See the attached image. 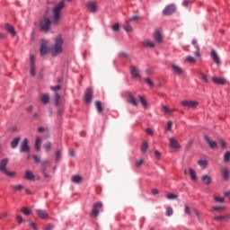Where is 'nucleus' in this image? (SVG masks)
<instances>
[{
    "label": "nucleus",
    "instance_id": "f257e3e1",
    "mask_svg": "<svg viewBox=\"0 0 230 230\" xmlns=\"http://www.w3.org/2000/svg\"><path fill=\"white\" fill-rule=\"evenodd\" d=\"M66 8V1L62 0L58 4H57L52 9V24L58 26L60 23V19H62V10Z\"/></svg>",
    "mask_w": 230,
    "mask_h": 230
},
{
    "label": "nucleus",
    "instance_id": "f03ea898",
    "mask_svg": "<svg viewBox=\"0 0 230 230\" xmlns=\"http://www.w3.org/2000/svg\"><path fill=\"white\" fill-rule=\"evenodd\" d=\"M64 44V40H62V36L58 35L55 38V43L50 48V53L52 57H58L61 55L63 49L62 45Z\"/></svg>",
    "mask_w": 230,
    "mask_h": 230
},
{
    "label": "nucleus",
    "instance_id": "7ed1b4c3",
    "mask_svg": "<svg viewBox=\"0 0 230 230\" xmlns=\"http://www.w3.org/2000/svg\"><path fill=\"white\" fill-rule=\"evenodd\" d=\"M6 166H8V159L4 158L0 162V172L4 173V175H7V177H13V175H15V172L8 171Z\"/></svg>",
    "mask_w": 230,
    "mask_h": 230
},
{
    "label": "nucleus",
    "instance_id": "20e7f679",
    "mask_svg": "<svg viewBox=\"0 0 230 230\" xmlns=\"http://www.w3.org/2000/svg\"><path fill=\"white\" fill-rule=\"evenodd\" d=\"M49 26H51V20L47 16H43L40 22V30L41 31H49Z\"/></svg>",
    "mask_w": 230,
    "mask_h": 230
},
{
    "label": "nucleus",
    "instance_id": "39448f33",
    "mask_svg": "<svg viewBox=\"0 0 230 230\" xmlns=\"http://www.w3.org/2000/svg\"><path fill=\"white\" fill-rule=\"evenodd\" d=\"M103 208V203H102V201H98L95 204H93V208H92V217H93V218H96L99 215H100V210Z\"/></svg>",
    "mask_w": 230,
    "mask_h": 230
},
{
    "label": "nucleus",
    "instance_id": "423d86ee",
    "mask_svg": "<svg viewBox=\"0 0 230 230\" xmlns=\"http://www.w3.org/2000/svg\"><path fill=\"white\" fill-rule=\"evenodd\" d=\"M181 107L184 109H197L199 106V102L197 101H182L181 102Z\"/></svg>",
    "mask_w": 230,
    "mask_h": 230
},
{
    "label": "nucleus",
    "instance_id": "0eeeda50",
    "mask_svg": "<svg viewBox=\"0 0 230 230\" xmlns=\"http://www.w3.org/2000/svg\"><path fill=\"white\" fill-rule=\"evenodd\" d=\"M93 96H94L93 89L87 88L84 92V103H91V102H93Z\"/></svg>",
    "mask_w": 230,
    "mask_h": 230
},
{
    "label": "nucleus",
    "instance_id": "6e6552de",
    "mask_svg": "<svg viewBox=\"0 0 230 230\" xmlns=\"http://www.w3.org/2000/svg\"><path fill=\"white\" fill-rule=\"evenodd\" d=\"M175 4H171L167 5L164 10H163V15H172V13H175Z\"/></svg>",
    "mask_w": 230,
    "mask_h": 230
},
{
    "label": "nucleus",
    "instance_id": "1a4fd4ad",
    "mask_svg": "<svg viewBox=\"0 0 230 230\" xmlns=\"http://www.w3.org/2000/svg\"><path fill=\"white\" fill-rule=\"evenodd\" d=\"M48 51H49V49H48V40H42L40 49V56L44 57V55H47Z\"/></svg>",
    "mask_w": 230,
    "mask_h": 230
},
{
    "label": "nucleus",
    "instance_id": "9d476101",
    "mask_svg": "<svg viewBox=\"0 0 230 230\" xmlns=\"http://www.w3.org/2000/svg\"><path fill=\"white\" fill-rule=\"evenodd\" d=\"M86 8L92 13H96V10H98V4H96L94 1H90L86 4Z\"/></svg>",
    "mask_w": 230,
    "mask_h": 230
},
{
    "label": "nucleus",
    "instance_id": "9b49d317",
    "mask_svg": "<svg viewBox=\"0 0 230 230\" xmlns=\"http://www.w3.org/2000/svg\"><path fill=\"white\" fill-rule=\"evenodd\" d=\"M127 102L128 103H130L134 107H137V100L136 99V97H134V95L130 92L127 93Z\"/></svg>",
    "mask_w": 230,
    "mask_h": 230
},
{
    "label": "nucleus",
    "instance_id": "f8f14e48",
    "mask_svg": "<svg viewBox=\"0 0 230 230\" xmlns=\"http://www.w3.org/2000/svg\"><path fill=\"white\" fill-rule=\"evenodd\" d=\"M48 164H49V161L44 160L41 162V172L45 179H49V174L46 173L48 171Z\"/></svg>",
    "mask_w": 230,
    "mask_h": 230
},
{
    "label": "nucleus",
    "instance_id": "ddd939ff",
    "mask_svg": "<svg viewBox=\"0 0 230 230\" xmlns=\"http://www.w3.org/2000/svg\"><path fill=\"white\" fill-rule=\"evenodd\" d=\"M169 146L173 149V150H179L181 148V145H179V142L177 139L174 137L169 138Z\"/></svg>",
    "mask_w": 230,
    "mask_h": 230
},
{
    "label": "nucleus",
    "instance_id": "4468645a",
    "mask_svg": "<svg viewBox=\"0 0 230 230\" xmlns=\"http://www.w3.org/2000/svg\"><path fill=\"white\" fill-rule=\"evenodd\" d=\"M21 152H30V146L28 145V138H24L20 146Z\"/></svg>",
    "mask_w": 230,
    "mask_h": 230
},
{
    "label": "nucleus",
    "instance_id": "2eb2a0df",
    "mask_svg": "<svg viewBox=\"0 0 230 230\" xmlns=\"http://www.w3.org/2000/svg\"><path fill=\"white\" fill-rule=\"evenodd\" d=\"M154 40L155 44H161L163 42V34L158 30L154 32Z\"/></svg>",
    "mask_w": 230,
    "mask_h": 230
},
{
    "label": "nucleus",
    "instance_id": "dca6fc26",
    "mask_svg": "<svg viewBox=\"0 0 230 230\" xmlns=\"http://www.w3.org/2000/svg\"><path fill=\"white\" fill-rule=\"evenodd\" d=\"M4 28L8 33H10L13 37H15L17 35V32L15 31V28L12 26L10 23H5Z\"/></svg>",
    "mask_w": 230,
    "mask_h": 230
},
{
    "label": "nucleus",
    "instance_id": "f3484780",
    "mask_svg": "<svg viewBox=\"0 0 230 230\" xmlns=\"http://www.w3.org/2000/svg\"><path fill=\"white\" fill-rule=\"evenodd\" d=\"M31 75L35 76V56L31 55Z\"/></svg>",
    "mask_w": 230,
    "mask_h": 230
},
{
    "label": "nucleus",
    "instance_id": "a211bd4d",
    "mask_svg": "<svg viewBox=\"0 0 230 230\" xmlns=\"http://www.w3.org/2000/svg\"><path fill=\"white\" fill-rule=\"evenodd\" d=\"M36 213L40 218H42L43 220H46V218H49V215H48V212L42 209H36Z\"/></svg>",
    "mask_w": 230,
    "mask_h": 230
},
{
    "label": "nucleus",
    "instance_id": "6ab92c4d",
    "mask_svg": "<svg viewBox=\"0 0 230 230\" xmlns=\"http://www.w3.org/2000/svg\"><path fill=\"white\" fill-rule=\"evenodd\" d=\"M142 45L144 48H155V41H152L151 40H144L142 41Z\"/></svg>",
    "mask_w": 230,
    "mask_h": 230
},
{
    "label": "nucleus",
    "instance_id": "aec40b11",
    "mask_svg": "<svg viewBox=\"0 0 230 230\" xmlns=\"http://www.w3.org/2000/svg\"><path fill=\"white\" fill-rule=\"evenodd\" d=\"M221 173L225 181H229V169H227L226 167H222Z\"/></svg>",
    "mask_w": 230,
    "mask_h": 230
},
{
    "label": "nucleus",
    "instance_id": "412c9836",
    "mask_svg": "<svg viewBox=\"0 0 230 230\" xmlns=\"http://www.w3.org/2000/svg\"><path fill=\"white\" fill-rule=\"evenodd\" d=\"M212 82H214V84H217V85H224L226 84V79L214 76L212 77Z\"/></svg>",
    "mask_w": 230,
    "mask_h": 230
},
{
    "label": "nucleus",
    "instance_id": "4be33fe9",
    "mask_svg": "<svg viewBox=\"0 0 230 230\" xmlns=\"http://www.w3.org/2000/svg\"><path fill=\"white\" fill-rule=\"evenodd\" d=\"M204 139H205L206 143H208V146H210V148H217V144L215 141L210 140L209 137L205 136Z\"/></svg>",
    "mask_w": 230,
    "mask_h": 230
},
{
    "label": "nucleus",
    "instance_id": "5701e85b",
    "mask_svg": "<svg viewBox=\"0 0 230 230\" xmlns=\"http://www.w3.org/2000/svg\"><path fill=\"white\" fill-rule=\"evenodd\" d=\"M40 102L43 105H48L49 103V95L48 93L41 94Z\"/></svg>",
    "mask_w": 230,
    "mask_h": 230
},
{
    "label": "nucleus",
    "instance_id": "b1692460",
    "mask_svg": "<svg viewBox=\"0 0 230 230\" xmlns=\"http://www.w3.org/2000/svg\"><path fill=\"white\" fill-rule=\"evenodd\" d=\"M201 181H202V182H204V184H206L207 186H209V184H211V176H209L208 174H204L201 177Z\"/></svg>",
    "mask_w": 230,
    "mask_h": 230
},
{
    "label": "nucleus",
    "instance_id": "393cba45",
    "mask_svg": "<svg viewBox=\"0 0 230 230\" xmlns=\"http://www.w3.org/2000/svg\"><path fill=\"white\" fill-rule=\"evenodd\" d=\"M19 141H21V137H14L11 142V148H17L19 146Z\"/></svg>",
    "mask_w": 230,
    "mask_h": 230
},
{
    "label": "nucleus",
    "instance_id": "a878e982",
    "mask_svg": "<svg viewBox=\"0 0 230 230\" xmlns=\"http://www.w3.org/2000/svg\"><path fill=\"white\" fill-rule=\"evenodd\" d=\"M24 179H26L27 181H33V179H35V174H33V172H31V171L27 170V171H25Z\"/></svg>",
    "mask_w": 230,
    "mask_h": 230
},
{
    "label": "nucleus",
    "instance_id": "bb28decb",
    "mask_svg": "<svg viewBox=\"0 0 230 230\" xmlns=\"http://www.w3.org/2000/svg\"><path fill=\"white\" fill-rule=\"evenodd\" d=\"M228 218H229V216L227 215L214 217V220H217V222H227Z\"/></svg>",
    "mask_w": 230,
    "mask_h": 230
},
{
    "label": "nucleus",
    "instance_id": "cd10ccee",
    "mask_svg": "<svg viewBox=\"0 0 230 230\" xmlns=\"http://www.w3.org/2000/svg\"><path fill=\"white\" fill-rule=\"evenodd\" d=\"M211 58L214 60L215 64H220V59L218 58V54H217V51L212 50L211 53Z\"/></svg>",
    "mask_w": 230,
    "mask_h": 230
},
{
    "label": "nucleus",
    "instance_id": "c85d7f7f",
    "mask_svg": "<svg viewBox=\"0 0 230 230\" xmlns=\"http://www.w3.org/2000/svg\"><path fill=\"white\" fill-rule=\"evenodd\" d=\"M130 73L133 78H139V70L136 66H131Z\"/></svg>",
    "mask_w": 230,
    "mask_h": 230
},
{
    "label": "nucleus",
    "instance_id": "c756f323",
    "mask_svg": "<svg viewBox=\"0 0 230 230\" xmlns=\"http://www.w3.org/2000/svg\"><path fill=\"white\" fill-rule=\"evenodd\" d=\"M40 145H42V141L40 139V137H36V142H35V151L36 152H40Z\"/></svg>",
    "mask_w": 230,
    "mask_h": 230
},
{
    "label": "nucleus",
    "instance_id": "7c9ffc66",
    "mask_svg": "<svg viewBox=\"0 0 230 230\" xmlns=\"http://www.w3.org/2000/svg\"><path fill=\"white\" fill-rule=\"evenodd\" d=\"M171 67L176 75H182V68L177 66L176 65H172Z\"/></svg>",
    "mask_w": 230,
    "mask_h": 230
},
{
    "label": "nucleus",
    "instance_id": "2f4dec72",
    "mask_svg": "<svg viewBox=\"0 0 230 230\" xmlns=\"http://www.w3.org/2000/svg\"><path fill=\"white\" fill-rule=\"evenodd\" d=\"M72 182H75V184H80L82 182V176L80 175H74L71 178Z\"/></svg>",
    "mask_w": 230,
    "mask_h": 230
},
{
    "label": "nucleus",
    "instance_id": "473e14b6",
    "mask_svg": "<svg viewBox=\"0 0 230 230\" xmlns=\"http://www.w3.org/2000/svg\"><path fill=\"white\" fill-rule=\"evenodd\" d=\"M146 150H148V142L147 141H144L142 143V146H141L142 154H146Z\"/></svg>",
    "mask_w": 230,
    "mask_h": 230
},
{
    "label": "nucleus",
    "instance_id": "72a5a7b5",
    "mask_svg": "<svg viewBox=\"0 0 230 230\" xmlns=\"http://www.w3.org/2000/svg\"><path fill=\"white\" fill-rule=\"evenodd\" d=\"M199 78L202 82H204V84H209V79L206 74L200 73Z\"/></svg>",
    "mask_w": 230,
    "mask_h": 230
},
{
    "label": "nucleus",
    "instance_id": "f704fd0d",
    "mask_svg": "<svg viewBox=\"0 0 230 230\" xmlns=\"http://www.w3.org/2000/svg\"><path fill=\"white\" fill-rule=\"evenodd\" d=\"M198 164L201 168L206 169L208 167V160H199Z\"/></svg>",
    "mask_w": 230,
    "mask_h": 230
},
{
    "label": "nucleus",
    "instance_id": "c9c22d12",
    "mask_svg": "<svg viewBox=\"0 0 230 230\" xmlns=\"http://www.w3.org/2000/svg\"><path fill=\"white\" fill-rule=\"evenodd\" d=\"M95 108L98 112H103V108L102 107V102L96 101L95 102Z\"/></svg>",
    "mask_w": 230,
    "mask_h": 230
},
{
    "label": "nucleus",
    "instance_id": "e433bc0d",
    "mask_svg": "<svg viewBox=\"0 0 230 230\" xmlns=\"http://www.w3.org/2000/svg\"><path fill=\"white\" fill-rule=\"evenodd\" d=\"M189 173H190V179H191L192 181H197V173L195 172V170L190 169V170H189Z\"/></svg>",
    "mask_w": 230,
    "mask_h": 230
},
{
    "label": "nucleus",
    "instance_id": "4c0bfd02",
    "mask_svg": "<svg viewBox=\"0 0 230 230\" xmlns=\"http://www.w3.org/2000/svg\"><path fill=\"white\" fill-rule=\"evenodd\" d=\"M185 61L188 62L189 64H195L197 62V60L195 59V58L191 57V56H188L185 58Z\"/></svg>",
    "mask_w": 230,
    "mask_h": 230
},
{
    "label": "nucleus",
    "instance_id": "58836bf2",
    "mask_svg": "<svg viewBox=\"0 0 230 230\" xmlns=\"http://www.w3.org/2000/svg\"><path fill=\"white\" fill-rule=\"evenodd\" d=\"M224 209H226V207L224 206H217V207L213 206L211 208V211H224Z\"/></svg>",
    "mask_w": 230,
    "mask_h": 230
},
{
    "label": "nucleus",
    "instance_id": "ea45409f",
    "mask_svg": "<svg viewBox=\"0 0 230 230\" xmlns=\"http://www.w3.org/2000/svg\"><path fill=\"white\" fill-rule=\"evenodd\" d=\"M165 215L166 217H172L173 215V208H172V207H167Z\"/></svg>",
    "mask_w": 230,
    "mask_h": 230
},
{
    "label": "nucleus",
    "instance_id": "a19ab883",
    "mask_svg": "<svg viewBox=\"0 0 230 230\" xmlns=\"http://www.w3.org/2000/svg\"><path fill=\"white\" fill-rule=\"evenodd\" d=\"M166 198L168 200H175V199H179V196L177 194L169 193L167 194Z\"/></svg>",
    "mask_w": 230,
    "mask_h": 230
},
{
    "label": "nucleus",
    "instance_id": "79ce46f5",
    "mask_svg": "<svg viewBox=\"0 0 230 230\" xmlns=\"http://www.w3.org/2000/svg\"><path fill=\"white\" fill-rule=\"evenodd\" d=\"M230 161V151H226L224 155V163H229Z\"/></svg>",
    "mask_w": 230,
    "mask_h": 230
},
{
    "label": "nucleus",
    "instance_id": "37998d69",
    "mask_svg": "<svg viewBox=\"0 0 230 230\" xmlns=\"http://www.w3.org/2000/svg\"><path fill=\"white\" fill-rule=\"evenodd\" d=\"M54 101H55V104H56L57 106H58L59 103H60V95H59L58 93H55V95H54Z\"/></svg>",
    "mask_w": 230,
    "mask_h": 230
},
{
    "label": "nucleus",
    "instance_id": "c03bdc74",
    "mask_svg": "<svg viewBox=\"0 0 230 230\" xmlns=\"http://www.w3.org/2000/svg\"><path fill=\"white\" fill-rule=\"evenodd\" d=\"M124 30L125 31H128V33H130V31H132V26H130L128 22H126L124 25Z\"/></svg>",
    "mask_w": 230,
    "mask_h": 230
},
{
    "label": "nucleus",
    "instance_id": "a18cd8bd",
    "mask_svg": "<svg viewBox=\"0 0 230 230\" xmlns=\"http://www.w3.org/2000/svg\"><path fill=\"white\" fill-rule=\"evenodd\" d=\"M162 108L164 111L165 114H172V109H170L168 106L163 105Z\"/></svg>",
    "mask_w": 230,
    "mask_h": 230
},
{
    "label": "nucleus",
    "instance_id": "49530a36",
    "mask_svg": "<svg viewBox=\"0 0 230 230\" xmlns=\"http://www.w3.org/2000/svg\"><path fill=\"white\" fill-rule=\"evenodd\" d=\"M61 154H62V151H61V150H58V151L56 152V158H55L56 163H58V161H60V155H61Z\"/></svg>",
    "mask_w": 230,
    "mask_h": 230
},
{
    "label": "nucleus",
    "instance_id": "de8ad7c7",
    "mask_svg": "<svg viewBox=\"0 0 230 230\" xmlns=\"http://www.w3.org/2000/svg\"><path fill=\"white\" fill-rule=\"evenodd\" d=\"M138 99H139L141 105H143V107H146V105H147L146 100H145V98H143V96H138Z\"/></svg>",
    "mask_w": 230,
    "mask_h": 230
},
{
    "label": "nucleus",
    "instance_id": "09e8293b",
    "mask_svg": "<svg viewBox=\"0 0 230 230\" xmlns=\"http://www.w3.org/2000/svg\"><path fill=\"white\" fill-rule=\"evenodd\" d=\"M195 49H196L194 53L195 57H198V58L200 57V48L199 47V45L195 46Z\"/></svg>",
    "mask_w": 230,
    "mask_h": 230
},
{
    "label": "nucleus",
    "instance_id": "8fccbe9b",
    "mask_svg": "<svg viewBox=\"0 0 230 230\" xmlns=\"http://www.w3.org/2000/svg\"><path fill=\"white\" fill-rule=\"evenodd\" d=\"M13 188V190H14L15 191H21V190H24V186H22V185H18V186H13L12 187Z\"/></svg>",
    "mask_w": 230,
    "mask_h": 230
},
{
    "label": "nucleus",
    "instance_id": "3c124183",
    "mask_svg": "<svg viewBox=\"0 0 230 230\" xmlns=\"http://www.w3.org/2000/svg\"><path fill=\"white\" fill-rule=\"evenodd\" d=\"M214 199L216 200V202H219V204H222L225 201L224 198H220V197H217V196H216L214 198Z\"/></svg>",
    "mask_w": 230,
    "mask_h": 230
},
{
    "label": "nucleus",
    "instance_id": "603ef678",
    "mask_svg": "<svg viewBox=\"0 0 230 230\" xmlns=\"http://www.w3.org/2000/svg\"><path fill=\"white\" fill-rule=\"evenodd\" d=\"M45 150L46 152H49V150H51V143L48 142L47 144H45Z\"/></svg>",
    "mask_w": 230,
    "mask_h": 230
},
{
    "label": "nucleus",
    "instance_id": "864d4df0",
    "mask_svg": "<svg viewBox=\"0 0 230 230\" xmlns=\"http://www.w3.org/2000/svg\"><path fill=\"white\" fill-rule=\"evenodd\" d=\"M22 213H23V215H30L31 211H30V209H28L27 208H22Z\"/></svg>",
    "mask_w": 230,
    "mask_h": 230
},
{
    "label": "nucleus",
    "instance_id": "5fc2aeb1",
    "mask_svg": "<svg viewBox=\"0 0 230 230\" xmlns=\"http://www.w3.org/2000/svg\"><path fill=\"white\" fill-rule=\"evenodd\" d=\"M139 19H141V17L139 16H133L129 19V22H137V21H139Z\"/></svg>",
    "mask_w": 230,
    "mask_h": 230
},
{
    "label": "nucleus",
    "instance_id": "6e6d98bb",
    "mask_svg": "<svg viewBox=\"0 0 230 230\" xmlns=\"http://www.w3.org/2000/svg\"><path fill=\"white\" fill-rule=\"evenodd\" d=\"M172 125H173V123L171 120H169L167 122L166 130L168 131L172 130Z\"/></svg>",
    "mask_w": 230,
    "mask_h": 230
},
{
    "label": "nucleus",
    "instance_id": "4d7b16f0",
    "mask_svg": "<svg viewBox=\"0 0 230 230\" xmlns=\"http://www.w3.org/2000/svg\"><path fill=\"white\" fill-rule=\"evenodd\" d=\"M112 30H113V31H119V23H115L112 26Z\"/></svg>",
    "mask_w": 230,
    "mask_h": 230
},
{
    "label": "nucleus",
    "instance_id": "13d9d810",
    "mask_svg": "<svg viewBox=\"0 0 230 230\" xmlns=\"http://www.w3.org/2000/svg\"><path fill=\"white\" fill-rule=\"evenodd\" d=\"M60 88L61 86L59 84L56 86H50L51 91H60Z\"/></svg>",
    "mask_w": 230,
    "mask_h": 230
},
{
    "label": "nucleus",
    "instance_id": "bf43d9fd",
    "mask_svg": "<svg viewBox=\"0 0 230 230\" xmlns=\"http://www.w3.org/2000/svg\"><path fill=\"white\" fill-rule=\"evenodd\" d=\"M146 84H147V85H149L150 87L154 85V83L152 82V80H150V78H146Z\"/></svg>",
    "mask_w": 230,
    "mask_h": 230
},
{
    "label": "nucleus",
    "instance_id": "052dcab7",
    "mask_svg": "<svg viewBox=\"0 0 230 230\" xmlns=\"http://www.w3.org/2000/svg\"><path fill=\"white\" fill-rule=\"evenodd\" d=\"M146 133L148 134V136H154L152 128H146Z\"/></svg>",
    "mask_w": 230,
    "mask_h": 230
},
{
    "label": "nucleus",
    "instance_id": "680f3d73",
    "mask_svg": "<svg viewBox=\"0 0 230 230\" xmlns=\"http://www.w3.org/2000/svg\"><path fill=\"white\" fill-rule=\"evenodd\" d=\"M155 157H156L157 159H161V152H159L158 150L155 151Z\"/></svg>",
    "mask_w": 230,
    "mask_h": 230
},
{
    "label": "nucleus",
    "instance_id": "e2e57ef3",
    "mask_svg": "<svg viewBox=\"0 0 230 230\" xmlns=\"http://www.w3.org/2000/svg\"><path fill=\"white\" fill-rule=\"evenodd\" d=\"M141 164H143V159L137 160L136 162L137 168H139V166H141Z\"/></svg>",
    "mask_w": 230,
    "mask_h": 230
},
{
    "label": "nucleus",
    "instance_id": "0e129e2a",
    "mask_svg": "<svg viewBox=\"0 0 230 230\" xmlns=\"http://www.w3.org/2000/svg\"><path fill=\"white\" fill-rule=\"evenodd\" d=\"M221 148H227V146L226 144V141L220 140Z\"/></svg>",
    "mask_w": 230,
    "mask_h": 230
},
{
    "label": "nucleus",
    "instance_id": "69168bd1",
    "mask_svg": "<svg viewBox=\"0 0 230 230\" xmlns=\"http://www.w3.org/2000/svg\"><path fill=\"white\" fill-rule=\"evenodd\" d=\"M32 157H33L35 163H37V164L40 163V157H39L37 155H33Z\"/></svg>",
    "mask_w": 230,
    "mask_h": 230
},
{
    "label": "nucleus",
    "instance_id": "338daca9",
    "mask_svg": "<svg viewBox=\"0 0 230 230\" xmlns=\"http://www.w3.org/2000/svg\"><path fill=\"white\" fill-rule=\"evenodd\" d=\"M30 227L31 229L37 230V226H35V223L30 222Z\"/></svg>",
    "mask_w": 230,
    "mask_h": 230
},
{
    "label": "nucleus",
    "instance_id": "774afa93",
    "mask_svg": "<svg viewBox=\"0 0 230 230\" xmlns=\"http://www.w3.org/2000/svg\"><path fill=\"white\" fill-rule=\"evenodd\" d=\"M16 220H17L18 224H22V217L17 216Z\"/></svg>",
    "mask_w": 230,
    "mask_h": 230
}]
</instances>
